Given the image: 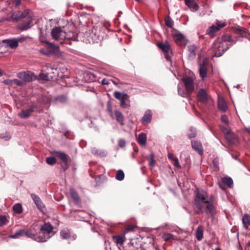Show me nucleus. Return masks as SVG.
<instances>
[{
  "label": "nucleus",
  "mask_w": 250,
  "mask_h": 250,
  "mask_svg": "<svg viewBox=\"0 0 250 250\" xmlns=\"http://www.w3.org/2000/svg\"><path fill=\"white\" fill-rule=\"evenodd\" d=\"M195 194L194 205L197 208L196 213L198 214L202 213L205 208L207 215L213 216L215 213V209L213 205L214 197L211 195L208 198L207 192L203 190L198 189L195 191Z\"/></svg>",
  "instance_id": "nucleus-1"
},
{
  "label": "nucleus",
  "mask_w": 250,
  "mask_h": 250,
  "mask_svg": "<svg viewBox=\"0 0 250 250\" xmlns=\"http://www.w3.org/2000/svg\"><path fill=\"white\" fill-rule=\"evenodd\" d=\"M53 227L49 223H44L41 228L35 225L25 230V236L39 242H46L52 233Z\"/></svg>",
  "instance_id": "nucleus-2"
},
{
  "label": "nucleus",
  "mask_w": 250,
  "mask_h": 250,
  "mask_svg": "<svg viewBox=\"0 0 250 250\" xmlns=\"http://www.w3.org/2000/svg\"><path fill=\"white\" fill-rule=\"evenodd\" d=\"M229 48V46H228V43L224 44V42L220 41L219 39L215 40L212 45L214 56L217 57L221 56Z\"/></svg>",
  "instance_id": "nucleus-3"
},
{
  "label": "nucleus",
  "mask_w": 250,
  "mask_h": 250,
  "mask_svg": "<svg viewBox=\"0 0 250 250\" xmlns=\"http://www.w3.org/2000/svg\"><path fill=\"white\" fill-rule=\"evenodd\" d=\"M52 39L55 41L62 44L65 38V27H55L53 28L51 32Z\"/></svg>",
  "instance_id": "nucleus-4"
},
{
  "label": "nucleus",
  "mask_w": 250,
  "mask_h": 250,
  "mask_svg": "<svg viewBox=\"0 0 250 250\" xmlns=\"http://www.w3.org/2000/svg\"><path fill=\"white\" fill-rule=\"evenodd\" d=\"M113 96L120 101V105L122 108H126L130 106L129 96L127 94L115 91L113 93Z\"/></svg>",
  "instance_id": "nucleus-5"
},
{
  "label": "nucleus",
  "mask_w": 250,
  "mask_h": 250,
  "mask_svg": "<svg viewBox=\"0 0 250 250\" xmlns=\"http://www.w3.org/2000/svg\"><path fill=\"white\" fill-rule=\"evenodd\" d=\"M157 45L164 52L165 58L167 61H171L172 51L169 43L167 41H165L163 43H158Z\"/></svg>",
  "instance_id": "nucleus-6"
},
{
  "label": "nucleus",
  "mask_w": 250,
  "mask_h": 250,
  "mask_svg": "<svg viewBox=\"0 0 250 250\" xmlns=\"http://www.w3.org/2000/svg\"><path fill=\"white\" fill-rule=\"evenodd\" d=\"M186 91L191 94L194 89V79L192 77H185L182 79Z\"/></svg>",
  "instance_id": "nucleus-7"
},
{
  "label": "nucleus",
  "mask_w": 250,
  "mask_h": 250,
  "mask_svg": "<svg viewBox=\"0 0 250 250\" xmlns=\"http://www.w3.org/2000/svg\"><path fill=\"white\" fill-rule=\"evenodd\" d=\"M225 26L226 24L225 23L217 21L216 25L213 24L211 25L207 30L206 33L211 37H213L216 32L218 31L220 28H223Z\"/></svg>",
  "instance_id": "nucleus-8"
},
{
  "label": "nucleus",
  "mask_w": 250,
  "mask_h": 250,
  "mask_svg": "<svg viewBox=\"0 0 250 250\" xmlns=\"http://www.w3.org/2000/svg\"><path fill=\"white\" fill-rule=\"evenodd\" d=\"M198 100L203 104H206L210 99L208 91L203 88H200L197 94Z\"/></svg>",
  "instance_id": "nucleus-9"
},
{
  "label": "nucleus",
  "mask_w": 250,
  "mask_h": 250,
  "mask_svg": "<svg viewBox=\"0 0 250 250\" xmlns=\"http://www.w3.org/2000/svg\"><path fill=\"white\" fill-rule=\"evenodd\" d=\"M29 10L26 9L23 12L17 11L12 13L11 19L13 21H17L21 19L26 18L27 15L29 14Z\"/></svg>",
  "instance_id": "nucleus-10"
},
{
  "label": "nucleus",
  "mask_w": 250,
  "mask_h": 250,
  "mask_svg": "<svg viewBox=\"0 0 250 250\" xmlns=\"http://www.w3.org/2000/svg\"><path fill=\"white\" fill-rule=\"evenodd\" d=\"M153 239L152 237H147L141 244V247L145 250H153L154 249Z\"/></svg>",
  "instance_id": "nucleus-11"
},
{
  "label": "nucleus",
  "mask_w": 250,
  "mask_h": 250,
  "mask_svg": "<svg viewBox=\"0 0 250 250\" xmlns=\"http://www.w3.org/2000/svg\"><path fill=\"white\" fill-rule=\"evenodd\" d=\"M17 76L19 79L22 80L24 82H27L32 81L34 77H35L34 75L30 72H20L18 73Z\"/></svg>",
  "instance_id": "nucleus-12"
},
{
  "label": "nucleus",
  "mask_w": 250,
  "mask_h": 250,
  "mask_svg": "<svg viewBox=\"0 0 250 250\" xmlns=\"http://www.w3.org/2000/svg\"><path fill=\"white\" fill-rule=\"evenodd\" d=\"M31 196L38 208L41 211H43L44 209L45 206L41 198L37 195L34 193H32L31 194Z\"/></svg>",
  "instance_id": "nucleus-13"
},
{
  "label": "nucleus",
  "mask_w": 250,
  "mask_h": 250,
  "mask_svg": "<svg viewBox=\"0 0 250 250\" xmlns=\"http://www.w3.org/2000/svg\"><path fill=\"white\" fill-rule=\"evenodd\" d=\"M21 42V39H10L3 40L2 41V43H6L7 46H9L11 48H16L19 45V42Z\"/></svg>",
  "instance_id": "nucleus-14"
},
{
  "label": "nucleus",
  "mask_w": 250,
  "mask_h": 250,
  "mask_svg": "<svg viewBox=\"0 0 250 250\" xmlns=\"http://www.w3.org/2000/svg\"><path fill=\"white\" fill-rule=\"evenodd\" d=\"M25 19L26 22H23L19 26V30L21 31L27 30L31 27L30 24L32 23L33 20L31 15L29 14Z\"/></svg>",
  "instance_id": "nucleus-15"
},
{
  "label": "nucleus",
  "mask_w": 250,
  "mask_h": 250,
  "mask_svg": "<svg viewBox=\"0 0 250 250\" xmlns=\"http://www.w3.org/2000/svg\"><path fill=\"white\" fill-rule=\"evenodd\" d=\"M226 140L230 145H236L239 143L238 137L234 133L228 134L225 136Z\"/></svg>",
  "instance_id": "nucleus-16"
},
{
  "label": "nucleus",
  "mask_w": 250,
  "mask_h": 250,
  "mask_svg": "<svg viewBox=\"0 0 250 250\" xmlns=\"http://www.w3.org/2000/svg\"><path fill=\"white\" fill-rule=\"evenodd\" d=\"M221 41L223 42H224V44L228 43V46H229V48L230 46L236 43L237 39L236 38H232L229 35H226L222 36Z\"/></svg>",
  "instance_id": "nucleus-17"
},
{
  "label": "nucleus",
  "mask_w": 250,
  "mask_h": 250,
  "mask_svg": "<svg viewBox=\"0 0 250 250\" xmlns=\"http://www.w3.org/2000/svg\"><path fill=\"white\" fill-rule=\"evenodd\" d=\"M125 236L118 235L113 237V241L116 243L120 250H124V247L122 246L125 241Z\"/></svg>",
  "instance_id": "nucleus-18"
},
{
  "label": "nucleus",
  "mask_w": 250,
  "mask_h": 250,
  "mask_svg": "<svg viewBox=\"0 0 250 250\" xmlns=\"http://www.w3.org/2000/svg\"><path fill=\"white\" fill-rule=\"evenodd\" d=\"M53 154L56 156L60 159L64 164L66 165L68 161L69 156L64 152L62 151H55L53 152Z\"/></svg>",
  "instance_id": "nucleus-19"
},
{
  "label": "nucleus",
  "mask_w": 250,
  "mask_h": 250,
  "mask_svg": "<svg viewBox=\"0 0 250 250\" xmlns=\"http://www.w3.org/2000/svg\"><path fill=\"white\" fill-rule=\"evenodd\" d=\"M207 63L205 61H204L202 64H200L199 65V68L200 76L202 78L203 80L206 77L207 74Z\"/></svg>",
  "instance_id": "nucleus-20"
},
{
  "label": "nucleus",
  "mask_w": 250,
  "mask_h": 250,
  "mask_svg": "<svg viewBox=\"0 0 250 250\" xmlns=\"http://www.w3.org/2000/svg\"><path fill=\"white\" fill-rule=\"evenodd\" d=\"M185 3L192 12H196L199 9V6L194 0H185Z\"/></svg>",
  "instance_id": "nucleus-21"
},
{
  "label": "nucleus",
  "mask_w": 250,
  "mask_h": 250,
  "mask_svg": "<svg viewBox=\"0 0 250 250\" xmlns=\"http://www.w3.org/2000/svg\"><path fill=\"white\" fill-rule=\"evenodd\" d=\"M191 145L192 148L200 155H201L203 154V148L200 142L198 141H192Z\"/></svg>",
  "instance_id": "nucleus-22"
},
{
  "label": "nucleus",
  "mask_w": 250,
  "mask_h": 250,
  "mask_svg": "<svg viewBox=\"0 0 250 250\" xmlns=\"http://www.w3.org/2000/svg\"><path fill=\"white\" fill-rule=\"evenodd\" d=\"M151 118V111L149 110H146L142 119V124L145 125L148 124L150 122Z\"/></svg>",
  "instance_id": "nucleus-23"
},
{
  "label": "nucleus",
  "mask_w": 250,
  "mask_h": 250,
  "mask_svg": "<svg viewBox=\"0 0 250 250\" xmlns=\"http://www.w3.org/2000/svg\"><path fill=\"white\" fill-rule=\"evenodd\" d=\"M218 107L221 111L225 112L228 109V107L225 101L223 98H219L218 100Z\"/></svg>",
  "instance_id": "nucleus-24"
},
{
  "label": "nucleus",
  "mask_w": 250,
  "mask_h": 250,
  "mask_svg": "<svg viewBox=\"0 0 250 250\" xmlns=\"http://www.w3.org/2000/svg\"><path fill=\"white\" fill-rule=\"evenodd\" d=\"M70 193L71 197L73 200L74 203L76 205H79L80 203V199L78 193L75 191V190L71 188L70 189Z\"/></svg>",
  "instance_id": "nucleus-25"
},
{
  "label": "nucleus",
  "mask_w": 250,
  "mask_h": 250,
  "mask_svg": "<svg viewBox=\"0 0 250 250\" xmlns=\"http://www.w3.org/2000/svg\"><path fill=\"white\" fill-rule=\"evenodd\" d=\"M114 115L116 121L120 124L121 125H124V116L123 114L118 110H115Z\"/></svg>",
  "instance_id": "nucleus-26"
},
{
  "label": "nucleus",
  "mask_w": 250,
  "mask_h": 250,
  "mask_svg": "<svg viewBox=\"0 0 250 250\" xmlns=\"http://www.w3.org/2000/svg\"><path fill=\"white\" fill-rule=\"evenodd\" d=\"M65 40L77 41L78 34L74 31H69L66 32L65 31Z\"/></svg>",
  "instance_id": "nucleus-27"
},
{
  "label": "nucleus",
  "mask_w": 250,
  "mask_h": 250,
  "mask_svg": "<svg viewBox=\"0 0 250 250\" xmlns=\"http://www.w3.org/2000/svg\"><path fill=\"white\" fill-rule=\"evenodd\" d=\"M188 49L189 52V57L191 59L195 58L196 56L195 50L196 46L194 44H191L188 46Z\"/></svg>",
  "instance_id": "nucleus-28"
},
{
  "label": "nucleus",
  "mask_w": 250,
  "mask_h": 250,
  "mask_svg": "<svg viewBox=\"0 0 250 250\" xmlns=\"http://www.w3.org/2000/svg\"><path fill=\"white\" fill-rule=\"evenodd\" d=\"M138 143L141 146H145L146 141V135L144 133H140L138 137Z\"/></svg>",
  "instance_id": "nucleus-29"
},
{
  "label": "nucleus",
  "mask_w": 250,
  "mask_h": 250,
  "mask_svg": "<svg viewBox=\"0 0 250 250\" xmlns=\"http://www.w3.org/2000/svg\"><path fill=\"white\" fill-rule=\"evenodd\" d=\"M242 222L244 227L248 229L249 225H250V215L247 213L245 214L242 218Z\"/></svg>",
  "instance_id": "nucleus-30"
},
{
  "label": "nucleus",
  "mask_w": 250,
  "mask_h": 250,
  "mask_svg": "<svg viewBox=\"0 0 250 250\" xmlns=\"http://www.w3.org/2000/svg\"><path fill=\"white\" fill-rule=\"evenodd\" d=\"M196 238L198 241H200L203 237V228L202 226H199L196 232Z\"/></svg>",
  "instance_id": "nucleus-31"
},
{
  "label": "nucleus",
  "mask_w": 250,
  "mask_h": 250,
  "mask_svg": "<svg viewBox=\"0 0 250 250\" xmlns=\"http://www.w3.org/2000/svg\"><path fill=\"white\" fill-rule=\"evenodd\" d=\"M25 236V230L21 229L16 232L14 234L9 236V238L15 239L18 238L20 236Z\"/></svg>",
  "instance_id": "nucleus-32"
},
{
  "label": "nucleus",
  "mask_w": 250,
  "mask_h": 250,
  "mask_svg": "<svg viewBox=\"0 0 250 250\" xmlns=\"http://www.w3.org/2000/svg\"><path fill=\"white\" fill-rule=\"evenodd\" d=\"M31 114V113L27 109L22 110L18 114L19 116L22 119L28 118Z\"/></svg>",
  "instance_id": "nucleus-33"
},
{
  "label": "nucleus",
  "mask_w": 250,
  "mask_h": 250,
  "mask_svg": "<svg viewBox=\"0 0 250 250\" xmlns=\"http://www.w3.org/2000/svg\"><path fill=\"white\" fill-rule=\"evenodd\" d=\"M146 159L149 161V167L151 169H152L155 165V161L154 160L153 154L152 153L150 155L147 156Z\"/></svg>",
  "instance_id": "nucleus-34"
},
{
  "label": "nucleus",
  "mask_w": 250,
  "mask_h": 250,
  "mask_svg": "<svg viewBox=\"0 0 250 250\" xmlns=\"http://www.w3.org/2000/svg\"><path fill=\"white\" fill-rule=\"evenodd\" d=\"M61 236L63 239H68L70 236V232L68 229H64L61 231Z\"/></svg>",
  "instance_id": "nucleus-35"
},
{
  "label": "nucleus",
  "mask_w": 250,
  "mask_h": 250,
  "mask_svg": "<svg viewBox=\"0 0 250 250\" xmlns=\"http://www.w3.org/2000/svg\"><path fill=\"white\" fill-rule=\"evenodd\" d=\"M116 179L119 181H122L125 178V174L122 170H119L117 171L116 177Z\"/></svg>",
  "instance_id": "nucleus-36"
},
{
  "label": "nucleus",
  "mask_w": 250,
  "mask_h": 250,
  "mask_svg": "<svg viewBox=\"0 0 250 250\" xmlns=\"http://www.w3.org/2000/svg\"><path fill=\"white\" fill-rule=\"evenodd\" d=\"M233 31L235 33L240 35L241 37H243L244 34L246 33L245 29L243 28L236 27Z\"/></svg>",
  "instance_id": "nucleus-37"
},
{
  "label": "nucleus",
  "mask_w": 250,
  "mask_h": 250,
  "mask_svg": "<svg viewBox=\"0 0 250 250\" xmlns=\"http://www.w3.org/2000/svg\"><path fill=\"white\" fill-rule=\"evenodd\" d=\"M223 182L226 184L229 188H231L233 184V181L230 177H225L222 179Z\"/></svg>",
  "instance_id": "nucleus-38"
},
{
  "label": "nucleus",
  "mask_w": 250,
  "mask_h": 250,
  "mask_svg": "<svg viewBox=\"0 0 250 250\" xmlns=\"http://www.w3.org/2000/svg\"><path fill=\"white\" fill-rule=\"evenodd\" d=\"M13 210L18 213H20L22 211V206L20 204H16L13 207Z\"/></svg>",
  "instance_id": "nucleus-39"
},
{
  "label": "nucleus",
  "mask_w": 250,
  "mask_h": 250,
  "mask_svg": "<svg viewBox=\"0 0 250 250\" xmlns=\"http://www.w3.org/2000/svg\"><path fill=\"white\" fill-rule=\"evenodd\" d=\"M8 222L6 217L4 215H0V227L6 225Z\"/></svg>",
  "instance_id": "nucleus-40"
},
{
  "label": "nucleus",
  "mask_w": 250,
  "mask_h": 250,
  "mask_svg": "<svg viewBox=\"0 0 250 250\" xmlns=\"http://www.w3.org/2000/svg\"><path fill=\"white\" fill-rule=\"evenodd\" d=\"M190 133H188V136L189 138H194L196 136V131L195 128L191 127L190 128Z\"/></svg>",
  "instance_id": "nucleus-41"
},
{
  "label": "nucleus",
  "mask_w": 250,
  "mask_h": 250,
  "mask_svg": "<svg viewBox=\"0 0 250 250\" xmlns=\"http://www.w3.org/2000/svg\"><path fill=\"white\" fill-rule=\"evenodd\" d=\"M85 81L88 83L90 82L91 81H93L95 79L93 75L89 73L85 74Z\"/></svg>",
  "instance_id": "nucleus-42"
},
{
  "label": "nucleus",
  "mask_w": 250,
  "mask_h": 250,
  "mask_svg": "<svg viewBox=\"0 0 250 250\" xmlns=\"http://www.w3.org/2000/svg\"><path fill=\"white\" fill-rule=\"evenodd\" d=\"M42 42H44L51 49H56L59 48L58 46L55 45L54 43L50 42L49 41H44Z\"/></svg>",
  "instance_id": "nucleus-43"
},
{
  "label": "nucleus",
  "mask_w": 250,
  "mask_h": 250,
  "mask_svg": "<svg viewBox=\"0 0 250 250\" xmlns=\"http://www.w3.org/2000/svg\"><path fill=\"white\" fill-rule=\"evenodd\" d=\"M46 162L48 165H53L56 163V160L54 157H50L46 158Z\"/></svg>",
  "instance_id": "nucleus-44"
},
{
  "label": "nucleus",
  "mask_w": 250,
  "mask_h": 250,
  "mask_svg": "<svg viewBox=\"0 0 250 250\" xmlns=\"http://www.w3.org/2000/svg\"><path fill=\"white\" fill-rule=\"evenodd\" d=\"M164 238L166 241H170L174 240V236L171 233H166L164 235Z\"/></svg>",
  "instance_id": "nucleus-45"
},
{
  "label": "nucleus",
  "mask_w": 250,
  "mask_h": 250,
  "mask_svg": "<svg viewBox=\"0 0 250 250\" xmlns=\"http://www.w3.org/2000/svg\"><path fill=\"white\" fill-rule=\"evenodd\" d=\"M24 84V82L18 79H13V85L15 84L18 86H23Z\"/></svg>",
  "instance_id": "nucleus-46"
},
{
  "label": "nucleus",
  "mask_w": 250,
  "mask_h": 250,
  "mask_svg": "<svg viewBox=\"0 0 250 250\" xmlns=\"http://www.w3.org/2000/svg\"><path fill=\"white\" fill-rule=\"evenodd\" d=\"M166 24L167 27L171 28L173 25V21L171 19L168 18L166 20Z\"/></svg>",
  "instance_id": "nucleus-47"
},
{
  "label": "nucleus",
  "mask_w": 250,
  "mask_h": 250,
  "mask_svg": "<svg viewBox=\"0 0 250 250\" xmlns=\"http://www.w3.org/2000/svg\"><path fill=\"white\" fill-rule=\"evenodd\" d=\"M222 131L225 134V136L228 134H231L232 132L230 131L228 127H221Z\"/></svg>",
  "instance_id": "nucleus-48"
},
{
  "label": "nucleus",
  "mask_w": 250,
  "mask_h": 250,
  "mask_svg": "<svg viewBox=\"0 0 250 250\" xmlns=\"http://www.w3.org/2000/svg\"><path fill=\"white\" fill-rule=\"evenodd\" d=\"M93 32H94V30H92V33L91 35V40L92 41V42H97L98 40H100L99 39V36H97L96 34H94L93 33Z\"/></svg>",
  "instance_id": "nucleus-49"
},
{
  "label": "nucleus",
  "mask_w": 250,
  "mask_h": 250,
  "mask_svg": "<svg viewBox=\"0 0 250 250\" xmlns=\"http://www.w3.org/2000/svg\"><path fill=\"white\" fill-rule=\"evenodd\" d=\"M178 91L179 94L183 97H185L187 96V94H189L188 93H187V91L186 92L183 90L180 89L179 87H178Z\"/></svg>",
  "instance_id": "nucleus-50"
},
{
  "label": "nucleus",
  "mask_w": 250,
  "mask_h": 250,
  "mask_svg": "<svg viewBox=\"0 0 250 250\" xmlns=\"http://www.w3.org/2000/svg\"><path fill=\"white\" fill-rule=\"evenodd\" d=\"M126 142L123 139H120L118 141V145L121 147H124L125 146Z\"/></svg>",
  "instance_id": "nucleus-51"
},
{
  "label": "nucleus",
  "mask_w": 250,
  "mask_h": 250,
  "mask_svg": "<svg viewBox=\"0 0 250 250\" xmlns=\"http://www.w3.org/2000/svg\"><path fill=\"white\" fill-rule=\"evenodd\" d=\"M173 161L174 162L173 165L174 166H175L178 168H179V169L181 168L182 167L179 165V160H178V159L177 157L175 158H173Z\"/></svg>",
  "instance_id": "nucleus-52"
},
{
  "label": "nucleus",
  "mask_w": 250,
  "mask_h": 250,
  "mask_svg": "<svg viewBox=\"0 0 250 250\" xmlns=\"http://www.w3.org/2000/svg\"><path fill=\"white\" fill-rule=\"evenodd\" d=\"M39 78L40 79L44 81H47L48 79V75L44 73H41L39 75Z\"/></svg>",
  "instance_id": "nucleus-53"
},
{
  "label": "nucleus",
  "mask_w": 250,
  "mask_h": 250,
  "mask_svg": "<svg viewBox=\"0 0 250 250\" xmlns=\"http://www.w3.org/2000/svg\"><path fill=\"white\" fill-rule=\"evenodd\" d=\"M57 100L62 103H64L67 101V97L65 96L62 95L59 96Z\"/></svg>",
  "instance_id": "nucleus-54"
},
{
  "label": "nucleus",
  "mask_w": 250,
  "mask_h": 250,
  "mask_svg": "<svg viewBox=\"0 0 250 250\" xmlns=\"http://www.w3.org/2000/svg\"><path fill=\"white\" fill-rule=\"evenodd\" d=\"M221 121L222 122L225 123L228 125L229 124V120L227 116L226 115H223L221 118Z\"/></svg>",
  "instance_id": "nucleus-55"
},
{
  "label": "nucleus",
  "mask_w": 250,
  "mask_h": 250,
  "mask_svg": "<svg viewBox=\"0 0 250 250\" xmlns=\"http://www.w3.org/2000/svg\"><path fill=\"white\" fill-rule=\"evenodd\" d=\"M128 247L130 249L129 250H136L134 246V242H130L127 244ZM124 250H126L124 249Z\"/></svg>",
  "instance_id": "nucleus-56"
},
{
  "label": "nucleus",
  "mask_w": 250,
  "mask_h": 250,
  "mask_svg": "<svg viewBox=\"0 0 250 250\" xmlns=\"http://www.w3.org/2000/svg\"><path fill=\"white\" fill-rule=\"evenodd\" d=\"M37 106L35 104L30 105L27 110L31 113V114L37 108Z\"/></svg>",
  "instance_id": "nucleus-57"
},
{
  "label": "nucleus",
  "mask_w": 250,
  "mask_h": 250,
  "mask_svg": "<svg viewBox=\"0 0 250 250\" xmlns=\"http://www.w3.org/2000/svg\"><path fill=\"white\" fill-rule=\"evenodd\" d=\"M3 83L6 85H12L13 80L6 79L4 80Z\"/></svg>",
  "instance_id": "nucleus-58"
},
{
  "label": "nucleus",
  "mask_w": 250,
  "mask_h": 250,
  "mask_svg": "<svg viewBox=\"0 0 250 250\" xmlns=\"http://www.w3.org/2000/svg\"><path fill=\"white\" fill-rule=\"evenodd\" d=\"M92 153L95 154V155H104V152H99V150H97V149H93L92 150Z\"/></svg>",
  "instance_id": "nucleus-59"
},
{
  "label": "nucleus",
  "mask_w": 250,
  "mask_h": 250,
  "mask_svg": "<svg viewBox=\"0 0 250 250\" xmlns=\"http://www.w3.org/2000/svg\"><path fill=\"white\" fill-rule=\"evenodd\" d=\"M175 40L176 41H178V40H181L183 39V36L182 34H177L175 36Z\"/></svg>",
  "instance_id": "nucleus-60"
},
{
  "label": "nucleus",
  "mask_w": 250,
  "mask_h": 250,
  "mask_svg": "<svg viewBox=\"0 0 250 250\" xmlns=\"http://www.w3.org/2000/svg\"><path fill=\"white\" fill-rule=\"evenodd\" d=\"M0 137L2 139H4L5 140H8L10 138V136L9 134H7L4 136H0Z\"/></svg>",
  "instance_id": "nucleus-61"
},
{
  "label": "nucleus",
  "mask_w": 250,
  "mask_h": 250,
  "mask_svg": "<svg viewBox=\"0 0 250 250\" xmlns=\"http://www.w3.org/2000/svg\"><path fill=\"white\" fill-rule=\"evenodd\" d=\"M167 156H168V158L169 159L172 160V161H173V158H176L175 157L173 156V154L170 153L168 154Z\"/></svg>",
  "instance_id": "nucleus-62"
},
{
  "label": "nucleus",
  "mask_w": 250,
  "mask_h": 250,
  "mask_svg": "<svg viewBox=\"0 0 250 250\" xmlns=\"http://www.w3.org/2000/svg\"><path fill=\"white\" fill-rule=\"evenodd\" d=\"M15 3L16 5H18L21 3V0H15Z\"/></svg>",
  "instance_id": "nucleus-63"
},
{
  "label": "nucleus",
  "mask_w": 250,
  "mask_h": 250,
  "mask_svg": "<svg viewBox=\"0 0 250 250\" xmlns=\"http://www.w3.org/2000/svg\"><path fill=\"white\" fill-rule=\"evenodd\" d=\"M102 83L103 84H108V83H107L105 80L104 79L102 81Z\"/></svg>",
  "instance_id": "nucleus-64"
}]
</instances>
